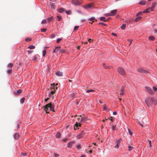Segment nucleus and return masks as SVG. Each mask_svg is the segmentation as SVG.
Wrapping results in <instances>:
<instances>
[{
    "label": "nucleus",
    "mask_w": 157,
    "mask_h": 157,
    "mask_svg": "<svg viewBox=\"0 0 157 157\" xmlns=\"http://www.w3.org/2000/svg\"><path fill=\"white\" fill-rule=\"evenodd\" d=\"M49 108H50V111L55 112V110L54 109V106L51 103H50L46 104L45 106L44 107V110L46 112V113H49V112L48 109Z\"/></svg>",
    "instance_id": "1"
},
{
    "label": "nucleus",
    "mask_w": 157,
    "mask_h": 157,
    "mask_svg": "<svg viewBox=\"0 0 157 157\" xmlns=\"http://www.w3.org/2000/svg\"><path fill=\"white\" fill-rule=\"evenodd\" d=\"M150 101H151L149 102V99L148 98H147L145 100V102L148 107H150L151 106V103L155 105L157 103L156 100L155 98L153 97L151 98Z\"/></svg>",
    "instance_id": "2"
},
{
    "label": "nucleus",
    "mask_w": 157,
    "mask_h": 157,
    "mask_svg": "<svg viewBox=\"0 0 157 157\" xmlns=\"http://www.w3.org/2000/svg\"><path fill=\"white\" fill-rule=\"evenodd\" d=\"M117 71L120 74L124 76H125L126 75L125 71L123 68L121 67H118Z\"/></svg>",
    "instance_id": "3"
},
{
    "label": "nucleus",
    "mask_w": 157,
    "mask_h": 157,
    "mask_svg": "<svg viewBox=\"0 0 157 157\" xmlns=\"http://www.w3.org/2000/svg\"><path fill=\"white\" fill-rule=\"evenodd\" d=\"M145 91L148 92L150 94L153 95L154 94V92L150 87L146 86L145 87Z\"/></svg>",
    "instance_id": "4"
},
{
    "label": "nucleus",
    "mask_w": 157,
    "mask_h": 157,
    "mask_svg": "<svg viewBox=\"0 0 157 157\" xmlns=\"http://www.w3.org/2000/svg\"><path fill=\"white\" fill-rule=\"evenodd\" d=\"M72 3L75 5H79L81 3L78 0H72Z\"/></svg>",
    "instance_id": "5"
},
{
    "label": "nucleus",
    "mask_w": 157,
    "mask_h": 157,
    "mask_svg": "<svg viewBox=\"0 0 157 157\" xmlns=\"http://www.w3.org/2000/svg\"><path fill=\"white\" fill-rule=\"evenodd\" d=\"M121 93H120V95H123L125 94V89L124 86H122L120 89Z\"/></svg>",
    "instance_id": "6"
},
{
    "label": "nucleus",
    "mask_w": 157,
    "mask_h": 157,
    "mask_svg": "<svg viewBox=\"0 0 157 157\" xmlns=\"http://www.w3.org/2000/svg\"><path fill=\"white\" fill-rule=\"evenodd\" d=\"M122 140L121 138L119 139L118 140H117L116 142V145L115 146V147L116 148H118L119 147V145L120 144V142Z\"/></svg>",
    "instance_id": "7"
},
{
    "label": "nucleus",
    "mask_w": 157,
    "mask_h": 157,
    "mask_svg": "<svg viewBox=\"0 0 157 157\" xmlns=\"http://www.w3.org/2000/svg\"><path fill=\"white\" fill-rule=\"evenodd\" d=\"M138 71L141 73H147L148 71L145 70H144L142 68H139L138 69Z\"/></svg>",
    "instance_id": "8"
},
{
    "label": "nucleus",
    "mask_w": 157,
    "mask_h": 157,
    "mask_svg": "<svg viewBox=\"0 0 157 157\" xmlns=\"http://www.w3.org/2000/svg\"><path fill=\"white\" fill-rule=\"evenodd\" d=\"M84 133L83 131H82L77 136V138L78 139L81 138L84 134Z\"/></svg>",
    "instance_id": "9"
},
{
    "label": "nucleus",
    "mask_w": 157,
    "mask_h": 157,
    "mask_svg": "<svg viewBox=\"0 0 157 157\" xmlns=\"http://www.w3.org/2000/svg\"><path fill=\"white\" fill-rule=\"evenodd\" d=\"M117 10H112L111 12V14L112 16L114 15L117 14Z\"/></svg>",
    "instance_id": "10"
},
{
    "label": "nucleus",
    "mask_w": 157,
    "mask_h": 157,
    "mask_svg": "<svg viewBox=\"0 0 157 157\" xmlns=\"http://www.w3.org/2000/svg\"><path fill=\"white\" fill-rule=\"evenodd\" d=\"M38 56H39L38 55H36L34 56L33 57V61L34 62H36L38 59Z\"/></svg>",
    "instance_id": "11"
},
{
    "label": "nucleus",
    "mask_w": 157,
    "mask_h": 157,
    "mask_svg": "<svg viewBox=\"0 0 157 157\" xmlns=\"http://www.w3.org/2000/svg\"><path fill=\"white\" fill-rule=\"evenodd\" d=\"M74 143V142H69L67 144V146L69 148H71L72 144Z\"/></svg>",
    "instance_id": "12"
},
{
    "label": "nucleus",
    "mask_w": 157,
    "mask_h": 157,
    "mask_svg": "<svg viewBox=\"0 0 157 157\" xmlns=\"http://www.w3.org/2000/svg\"><path fill=\"white\" fill-rule=\"evenodd\" d=\"M128 151H131L133 149L134 147L132 145H128Z\"/></svg>",
    "instance_id": "13"
},
{
    "label": "nucleus",
    "mask_w": 157,
    "mask_h": 157,
    "mask_svg": "<svg viewBox=\"0 0 157 157\" xmlns=\"http://www.w3.org/2000/svg\"><path fill=\"white\" fill-rule=\"evenodd\" d=\"M19 136V134L17 133H15L14 135V138L16 140H17Z\"/></svg>",
    "instance_id": "14"
},
{
    "label": "nucleus",
    "mask_w": 157,
    "mask_h": 157,
    "mask_svg": "<svg viewBox=\"0 0 157 157\" xmlns=\"http://www.w3.org/2000/svg\"><path fill=\"white\" fill-rule=\"evenodd\" d=\"M92 6L90 4H89L87 5L86 6H84V8L86 9H87L88 8L90 9L92 7Z\"/></svg>",
    "instance_id": "15"
},
{
    "label": "nucleus",
    "mask_w": 157,
    "mask_h": 157,
    "mask_svg": "<svg viewBox=\"0 0 157 157\" xmlns=\"http://www.w3.org/2000/svg\"><path fill=\"white\" fill-rule=\"evenodd\" d=\"M56 75L59 76H63V73L62 72L58 71L56 73Z\"/></svg>",
    "instance_id": "16"
},
{
    "label": "nucleus",
    "mask_w": 157,
    "mask_h": 157,
    "mask_svg": "<svg viewBox=\"0 0 157 157\" xmlns=\"http://www.w3.org/2000/svg\"><path fill=\"white\" fill-rule=\"evenodd\" d=\"M50 6L51 7L52 9H55V6L54 5V3H51L50 4Z\"/></svg>",
    "instance_id": "17"
},
{
    "label": "nucleus",
    "mask_w": 157,
    "mask_h": 157,
    "mask_svg": "<svg viewBox=\"0 0 157 157\" xmlns=\"http://www.w3.org/2000/svg\"><path fill=\"white\" fill-rule=\"evenodd\" d=\"M100 19L101 21H103L104 22L108 20H105V18L104 17H100Z\"/></svg>",
    "instance_id": "18"
},
{
    "label": "nucleus",
    "mask_w": 157,
    "mask_h": 157,
    "mask_svg": "<svg viewBox=\"0 0 157 157\" xmlns=\"http://www.w3.org/2000/svg\"><path fill=\"white\" fill-rule=\"evenodd\" d=\"M155 39V37L153 36H150L149 37V40L151 41Z\"/></svg>",
    "instance_id": "19"
},
{
    "label": "nucleus",
    "mask_w": 157,
    "mask_h": 157,
    "mask_svg": "<svg viewBox=\"0 0 157 157\" xmlns=\"http://www.w3.org/2000/svg\"><path fill=\"white\" fill-rule=\"evenodd\" d=\"M155 6V4L152 3L151 7V10L152 11L153 10V9Z\"/></svg>",
    "instance_id": "20"
},
{
    "label": "nucleus",
    "mask_w": 157,
    "mask_h": 157,
    "mask_svg": "<svg viewBox=\"0 0 157 157\" xmlns=\"http://www.w3.org/2000/svg\"><path fill=\"white\" fill-rule=\"evenodd\" d=\"M141 18V17L140 16L136 18L135 20L136 21H140Z\"/></svg>",
    "instance_id": "21"
},
{
    "label": "nucleus",
    "mask_w": 157,
    "mask_h": 157,
    "mask_svg": "<svg viewBox=\"0 0 157 157\" xmlns=\"http://www.w3.org/2000/svg\"><path fill=\"white\" fill-rule=\"evenodd\" d=\"M139 4L142 5H144L145 4V2L144 1H142L140 2Z\"/></svg>",
    "instance_id": "22"
},
{
    "label": "nucleus",
    "mask_w": 157,
    "mask_h": 157,
    "mask_svg": "<svg viewBox=\"0 0 157 157\" xmlns=\"http://www.w3.org/2000/svg\"><path fill=\"white\" fill-rule=\"evenodd\" d=\"M35 48V47L34 45H31L28 47V48H29L31 49H34Z\"/></svg>",
    "instance_id": "23"
},
{
    "label": "nucleus",
    "mask_w": 157,
    "mask_h": 157,
    "mask_svg": "<svg viewBox=\"0 0 157 157\" xmlns=\"http://www.w3.org/2000/svg\"><path fill=\"white\" fill-rule=\"evenodd\" d=\"M52 87L53 88V89L55 91H56V90L57 89V87H55V85L54 83H53V84H52Z\"/></svg>",
    "instance_id": "24"
},
{
    "label": "nucleus",
    "mask_w": 157,
    "mask_h": 157,
    "mask_svg": "<svg viewBox=\"0 0 157 157\" xmlns=\"http://www.w3.org/2000/svg\"><path fill=\"white\" fill-rule=\"evenodd\" d=\"M21 92L22 91L21 90H18L17 91V92L16 94H21Z\"/></svg>",
    "instance_id": "25"
},
{
    "label": "nucleus",
    "mask_w": 157,
    "mask_h": 157,
    "mask_svg": "<svg viewBox=\"0 0 157 157\" xmlns=\"http://www.w3.org/2000/svg\"><path fill=\"white\" fill-rule=\"evenodd\" d=\"M60 136H61V134H60V133H59V132H58L57 133L56 136V138H59L60 137Z\"/></svg>",
    "instance_id": "26"
},
{
    "label": "nucleus",
    "mask_w": 157,
    "mask_h": 157,
    "mask_svg": "<svg viewBox=\"0 0 157 157\" xmlns=\"http://www.w3.org/2000/svg\"><path fill=\"white\" fill-rule=\"evenodd\" d=\"M53 19V17H49L47 19V20L48 21L50 22Z\"/></svg>",
    "instance_id": "27"
},
{
    "label": "nucleus",
    "mask_w": 157,
    "mask_h": 157,
    "mask_svg": "<svg viewBox=\"0 0 157 157\" xmlns=\"http://www.w3.org/2000/svg\"><path fill=\"white\" fill-rule=\"evenodd\" d=\"M86 120V118L85 117H83L81 118V121L82 122H84Z\"/></svg>",
    "instance_id": "28"
},
{
    "label": "nucleus",
    "mask_w": 157,
    "mask_h": 157,
    "mask_svg": "<svg viewBox=\"0 0 157 157\" xmlns=\"http://www.w3.org/2000/svg\"><path fill=\"white\" fill-rule=\"evenodd\" d=\"M102 65L104 68H105V69H107L109 68V67L108 66H106L104 63H102Z\"/></svg>",
    "instance_id": "29"
},
{
    "label": "nucleus",
    "mask_w": 157,
    "mask_h": 157,
    "mask_svg": "<svg viewBox=\"0 0 157 157\" xmlns=\"http://www.w3.org/2000/svg\"><path fill=\"white\" fill-rule=\"evenodd\" d=\"M126 24H123L122 26L121 27V28L122 29H125L126 27Z\"/></svg>",
    "instance_id": "30"
},
{
    "label": "nucleus",
    "mask_w": 157,
    "mask_h": 157,
    "mask_svg": "<svg viewBox=\"0 0 157 157\" xmlns=\"http://www.w3.org/2000/svg\"><path fill=\"white\" fill-rule=\"evenodd\" d=\"M61 47L60 46H57L56 47L55 49L56 50V52H57V51H59L60 48Z\"/></svg>",
    "instance_id": "31"
},
{
    "label": "nucleus",
    "mask_w": 157,
    "mask_h": 157,
    "mask_svg": "<svg viewBox=\"0 0 157 157\" xmlns=\"http://www.w3.org/2000/svg\"><path fill=\"white\" fill-rule=\"evenodd\" d=\"M46 54V50H43V56H44Z\"/></svg>",
    "instance_id": "32"
},
{
    "label": "nucleus",
    "mask_w": 157,
    "mask_h": 157,
    "mask_svg": "<svg viewBox=\"0 0 157 157\" xmlns=\"http://www.w3.org/2000/svg\"><path fill=\"white\" fill-rule=\"evenodd\" d=\"M95 90H87L86 91V92L88 93L89 92H94Z\"/></svg>",
    "instance_id": "33"
},
{
    "label": "nucleus",
    "mask_w": 157,
    "mask_h": 157,
    "mask_svg": "<svg viewBox=\"0 0 157 157\" xmlns=\"http://www.w3.org/2000/svg\"><path fill=\"white\" fill-rule=\"evenodd\" d=\"M25 100V98H23L21 99L20 102L21 103H23L24 102Z\"/></svg>",
    "instance_id": "34"
},
{
    "label": "nucleus",
    "mask_w": 157,
    "mask_h": 157,
    "mask_svg": "<svg viewBox=\"0 0 157 157\" xmlns=\"http://www.w3.org/2000/svg\"><path fill=\"white\" fill-rule=\"evenodd\" d=\"M64 11V9L63 8H60L59 9V12L60 13H62Z\"/></svg>",
    "instance_id": "35"
},
{
    "label": "nucleus",
    "mask_w": 157,
    "mask_h": 157,
    "mask_svg": "<svg viewBox=\"0 0 157 157\" xmlns=\"http://www.w3.org/2000/svg\"><path fill=\"white\" fill-rule=\"evenodd\" d=\"M57 18L58 21H60L61 20V18L60 16L59 15L57 16Z\"/></svg>",
    "instance_id": "36"
},
{
    "label": "nucleus",
    "mask_w": 157,
    "mask_h": 157,
    "mask_svg": "<svg viewBox=\"0 0 157 157\" xmlns=\"http://www.w3.org/2000/svg\"><path fill=\"white\" fill-rule=\"evenodd\" d=\"M150 12V11L148 10V9H147L143 11V13H148Z\"/></svg>",
    "instance_id": "37"
},
{
    "label": "nucleus",
    "mask_w": 157,
    "mask_h": 157,
    "mask_svg": "<svg viewBox=\"0 0 157 157\" xmlns=\"http://www.w3.org/2000/svg\"><path fill=\"white\" fill-rule=\"evenodd\" d=\"M89 20H90V21H94V20H95L96 21H97V20L95 19V18L94 17H92L89 18Z\"/></svg>",
    "instance_id": "38"
},
{
    "label": "nucleus",
    "mask_w": 157,
    "mask_h": 157,
    "mask_svg": "<svg viewBox=\"0 0 157 157\" xmlns=\"http://www.w3.org/2000/svg\"><path fill=\"white\" fill-rule=\"evenodd\" d=\"M66 13L67 14H70L71 13V11L70 10H69L66 11Z\"/></svg>",
    "instance_id": "39"
},
{
    "label": "nucleus",
    "mask_w": 157,
    "mask_h": 157,
    "mask_svg": "<svg viewBox=\"0 0 157 157\" xmlns=\"http://www.w3.org/2000/svg\"><path fill=\"white\" fill-rule=\"evenodd\" d=\"M59 52L60 53H63L65 51L63 49L60 48Z\"/></svg>",
    "instance_id": "40"
},
{
    "label": "nucleus",
    "mask_w": 157,
    "mask_h": 157,
    "mask_svg": "<svg viewBox=\"0 0 157 157\" xmlns=\"http://www.w3.org/2000/svg\"><path fill=\"white\" fill-rule=\"evenodd\" d=\"M153 90L154 92L157 91V87L155 86H154L153 87Z\"/></svg>",
    "instance_id": "41"
},
{
    "label": "nucleus",
    "mask_w": 157,
    "mask_h": 157,
    "mask_svg": "<svg viewBox=\"0 0 157 157\" xmlns=\"http://www.w3.org/2000/svg\"><path fill=\"white\" fill-rule=\"evenodd\" d=\"M54 156L55 157H59V155L56 153H54Z\"/></svg>",
    "instance_id": "42"
},
{
    "label": "nucleus",
    "mask_w": 157,
    "mask_h": 157,
    "mask_svg": "<svg viewBox=\"0 0 157 157\" xmlns=\"http://www.w3.org/2000/svg\"><path fill=\"white\" fill-rule=\"evenodd\" d=\"M31 39L30 38H27L25 39V41L26 42H29L31 41Z\"/></svg>",
    "instance_id": "43"
},
{
    "label": "nucleus",
    "mask_w": 157,
    "mask_h": 157,
    "mask_svg": "<svg viewBox=\"0 0 157 157\" xmlns=\"http://www.w3.org/2000/svg\"><path fill=\"white\" fill-rule=\"evenodd\" d=\"M13 66V64L10 63L8 65V67H12Z\"/></svg>",
    "instance_id": "44"
},
{
    "label": "nucleus",
    "mask_w": 157,
    "mask_h": 157,
    "mask_svg": "<svg viewBox=\"0 0 157 157\" xmlns=\"http://www.w3.org/2000/svg\"><path fill=\"white\" fill-rule=\"evenodd\" d=\"M107 108H106V105H103V110H106L107 109Z\"/></svg>",
    "instance_id": "45"
},
{
    "label": "nucleus",
    "mask_w": 157,
    "mask_h": 157,
    "mask_svg": "<svg viewBox=\"0 0 157 157\" xmlns=\"http://www.w3.org/2000/svg\"><path fill=\"white\" fill-rule=\"evenodd\" d=\"M105 16H112L111 14V13H106L105 14Z\"/></svg>",
    "instance_id": "46"
},
{
    "label": "nucleus",
    "mask_w": 157,
    "mask_h": 157,
    "mask_svg": "<svg viewBox=\"0 0 157 157\" xmlns=\"http://www.w3.org/2000/svg\"><path fill=\"white\" fill-rule=\"evenodd\" d=\"M78 126V124L77 123V122L75 124V126H74V129H76L75 128L76 127V128H77Z\"/></svg>",
    "instance_id": "47"
},
{
    "label": "nucleus",
    "mask_w": 157,
    "mask_h": 157,
    "mask_svg": "<svg viewBox=\"0 0 157 157\" xmlns=\"http://www.w3.org/2000/svg\"><path fill=\"white\" fill-rule=\"evenodd\" d=\"M78 28H79L78 26H75L74 28V31L76 30L77 29H78Z\"/></svg>",
    "instance_id": "48"
},
{
    "label": "nucleus",
    "mask_w": 157,
    "mask_h": 157,
    "mask_svg": "<svg viewBox=\"0 0 157 157\" xmlns=\"http://www.w3.org/2000/svg\"><path fill=\"white\" fill-rule=\"evenodd\" d=\"M128 132H129V134L130 135H132V132L129 129H128Z\"/></svg>",
    "instance_id": "49"
},
{
    "label": "nucleus",
    "mask_w": 157,
    "mask_h": 157,
    "mask_svg": "<svg viewBox=\"0 0 157 157\" xmlns=\"http://www.w3.org/2000/svg\"><path fill=\"white\" fill-rule=\"evenodd\" d=\"M62 40V39L61 38H58L56 42L57 43H59L60 40Z\"/></svg>",
    "instance_id": "50"
},
{
    "label": "nucleus",
    "mask_w": 157,
    "mask_h": 157,
    "mask_svg": "<svg viewBox=\"0 0 157 157\" xmlns=\"http://www.w3.org/2000/svg\"><path fill=\"white\" fill-rule=\"evenodd\" d=\"M68 140V139H63L62 141H63V142H64V143H66L67 142V141Z\"/></svg>",
    "instance_id": "51"
},
{
    "label": "nucleus",
    "mask_w": 157,
    "mask_h": 157,
    "mask_svg": "<svg viewBox=\"0 0 157 157\" xmlns=\"http://www.w3.org/2000/svg\"><path fill=\"white\" fill-rule=\"evenodd\" d=\"M47 30V29H41V31L42 32H45Z\"/></svg>",
    "instance_id": "52"
},
{
    "label": "nucleus",
    "mask_w": 157,
    "mask_h": 157,
    "mask_svg": "<svg viewBox=\"0 0 157 157\" xmlns=\"http://www.w3.org/2000/svg\"><path fill=\"white\" fill-rule=\"evenodd\" d=\"M47 21L46 20H43L42 21V23L44 24V23H46Z\"/></svg>",
    "instance_id": "53"
},
{
    "label": "nucleus",
    "mask_w": 157,
    "mask_h": 157,
    "mask_svg": "<svg viewBox=\"0 0 157 157\" xmlns=\"http://www.w3.org/2000/svg\"><path fill=\"white\" fill-rule=\"evenodd\" d=\"M99 24H101V25H105V26H106V24H104L103 22H99Z\"/></svg>",
    "instance_id": "54"
},
{
    "label": "nucleus",
    "mask_w": 157,
    "mask_h": 157,
    "mask_svg": "<svg viewBox=\"0 0 157 157\" xmlns=\"http://www.w3.org/2000/svg\"><path fill=\"white\" fill-rule=\"evenodd\" d=\"M12 72V69H9L8 70L7 73L8 74H10Z\"/></svg>",
    "instance_id": "55"
},
{
    "label": "nucleus",
    "mask_w": 157,
    "mask_h": 157,
    "mask_svg": "<svg viewBox=\"0 0 157 157\" xmlns=\"http://www.w3.org/2000/svg\"><path fill=\"white\" fill-rule=\"evenodd\" d=\"M33 52V50H28V54H30L32 53Z\"/></svg>",
    "instance_id": "56"
},
{
    "label": "nucleus",
    "mask_w": 157,
    "mask_h": 157,
    "mask_svg": "<svg viewBox=\"0 0 157 157\" xmlns=\"http://www.w3.org/2000/svg\"><path fill=\"white\" fill-rule=\"evenodd\" d=\"M55 35L54 34H52L51 36V37L52 38H54L55 37Z\"/></svg>",
    "instance_id": "57"
},
{
    "label": "nucleus",
    "mask_w": 157,
    "mask_h": 157,
    "mask_svg": "<svg viewBox=\"0 0 157 157\" xmlns=\"http://www.w3.org/2000/svg\"><path fill=\"white\" fill-rule=\"evenodd\" d=\"M76 147L77 148H81V146L80 145H78L76 146Z\"/></svg>",
    "instance_id": "58"
},
{
    "label": "nucleus",
    "mask_w": 157,
    "mask_h": 157,
    "mask_svg": "<svg viewBox=\"0 0 157 157\" xmlns=\"http://www.w3.org/2000/svg\"><path fill=\"white\" fill-rule=\"evenodd\" d=\"M21 154L23 156H25L26 155V153H21Z\"/></svg>",
    "instance_id": "59"
},
{
    "label": "nucleus",
    "mask_w": 157,
    "mask_h": 157,
    "mask_svg": "<svg viewBox=\"0 0 157 157\" xmlns=\"http://www.w3.org/2000/svg\"><path fill=\"white\" fill-rule=\"evenodd\" d=\"M149 145L150 147H151V140H149Z\"/></svg>",
    "instance_id": "60"
},
{
    "label": "nucleus",
    "mask_w": 157,
    "mask_h": 157,
    "mask_svg": "<svg viewBox=\"0 0 157 157\" xmlns=\"http://www.w3.org/2000/svg\"><path fill=\"white\" fill-rule=\"evenodd\" d=\"M112 35H113V36H117V34L116 33H112Z\"/></svg>",
    "instance_id": "61"
},
{
    "label": "nucleus",
    "mask_w": 157,
    "mask_h": 157,
    "mask_svg": "<svg viewBox=\"0 0 157 157\" xmlns=\"http://www.w3.org/2000/svg\"><path fill=\"white\" fill-rule=\"evenodd\" d=\"M115 128V127L113 125L112 126V129L113 130H114Z\"/></svg>",
    "instance_id": "62"
},
{
    "label": "nucleus",
    "mask_w": 157,
    "mask_h": 157,
    "mask_svg": "<svg viewBox=\"0 0 157 157\" xmlns=\"http://www.w3.org/2000/svg\"><path fill=\"white\" fill-rule=\"evenodd\" d=\"M142 13L141 12H139L137 14L136 16H138L139 15H140Z\"/></svg>",
    "instance_id": "63"
},
{
    "label": "nucleus",
    "mask_w": 157,
    "mask_h": 157,
    "mask_svg": "<svg viewBox=\"0 0 157 157\" xmlns=\"http://www.w3.org/2000/svg\"><path fill=\"white\" fill-rule=\"evenodd\" d=\"M49 99V98H46L45 99V101H46V102H47V101Z\"/></svg>",
    "instance_id": "64"
}]
</instances>
